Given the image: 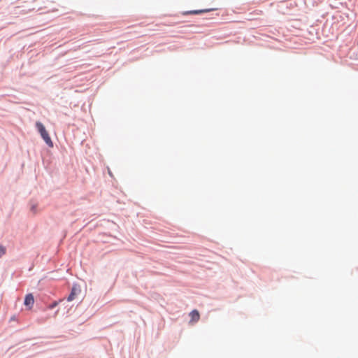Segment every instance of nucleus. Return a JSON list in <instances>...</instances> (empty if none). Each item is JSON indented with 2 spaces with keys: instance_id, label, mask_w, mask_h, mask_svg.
Here are the masks:
<instances>
[{
  "instance_id": "1",
  "label": "nucleus",
  "mask_w": 358,
  "mask_h": 358,
  "mask_svg": "<svg viewBox=\"0 0 358 358\" xmlns=\"http://www.w3.org/2000/svg\"><path fill=\"white\" fill-rule=\"evenodd\" d=\"M36 127H37L38 132L40 133L42 138L44 140L46 144L50 147H52L53 143L43 124L40 122H37L36 123Z\"/></svg>"
},
{
  "instance_id": "2",
  "label": "nucleus",
  "mask_w": 358,
  "mask_h": 358,
  "mask_svg": "<svg viewBox=\"0 0 358 358\" xmlns=\"http://www.w3.org/2000/svg\"><path fill=\"white\" fill-rule=\"evenodd\" d=\"M80 293V287L77 285H73L71 289V292L69 296L67 297L68 301H73L76 297Z\"/></svg>"
},
{
  "instance_id": "3",
  "label": "nucleus",
  "mask_w": 358,
  "mask_h": 358,
  "mask_svg": "<svg viewBox=\"0 0 358 358\" xmlns=\"http://www.w3.org/2000/svg\"><path fill=\"white\" fill-rule=\"evenodd\" d=\"M34 303V298L32 294H28L26 295L24 299V305L29 307V309H31Z\"/></svg>"
},
{
  "instance_id": "4",
  "label": "nucleus",
  "mask_w": 358,
  "mask_h": 358,
  "mask_svg": "<svg viewBox=\"0 0 358 358\" xmlns=\"http://www.w3.org/2000/svg\"><path fill=\"white\" fill-rule=\"evenodd\" d=\"M189 315L191 317V322H196L199 321V320L200 318L199 313L196 310H192L190 313Z\"/></svg>"
},
{
  "instance_id": "5",
  "label": "nucleus",
  "mask_w": 358,
  "mask_h": 358,
  "mask_svg": "<svg viewBox=\"0 0 358 358\" xmlns=\"http://www.w3.org/2000/svg\"><path fill=\"white\" fill-rule=\"evenodd\" d=\"M210 10H191L189 11L188 13L189 14H199L201 13L209 11Z\"/></svg>"
},
{
  "instance_id": "6",
  "label": "nucleus",
  "mask_w": 358,
  "mask_h": 358,
  "mask_svg": "<svg viewBox=\"0 0 358 358\" xmlns=\"http://www.w3.org/2000/svg\"><path fill=\"white\" fill-rule=\"evenodd\" d=\"M6 253V248L0 245V257H2Z\"/></svg>"
},
{
  "instance_id": "7",
  "label": "nucleus",
  "mask_w": 358,
  "mask_h": 358,
  "mask_svg": "<svg viewBox=\"0 0 358 358\" xmlns=\"http://www.w3.org/2000/svg\"><path fill=\"white\" fill-rule=\"evenodd\" d=\"M36 204H32L31 206V210L33 212V213H36Z\"/></svg>"
},
{
  "instance_id": "8",
  "label": "nucleus",
  "mask_w": 358,
  "mask_h": 358,
  "mask_svg": "<svg viewBox=\"0 0 358 358\" xmlns=\"http://www.w3.org/2000/svg\"><path fill=\"white\" fill-rule=\"evenodd\" d=\"M57 305H58V302L57 301H55L53 303H52L51 305L49 306V308L52 309L55 306H57Z\"/></svg>"
}]
</instances>
